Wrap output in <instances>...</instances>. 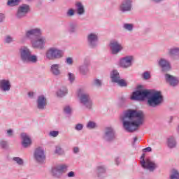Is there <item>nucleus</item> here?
<instances>
[{"label": "nucleus", "instance_id": "nucleus-1", "mask_svg": "<svg viewBox=\"0 0 179 179\" xmlns=\"http://www.w3.org/2000/svg\"><path fill=\"white\" fill-rule=\"evenodd\" d=\"M145 117V113L142 110L129 109L124 112L120 120L127 132H135L139 129L141 125H143Z\"/></svg>", "mask_w": 179, "mask_h": 179}, {"label": "nucleus", "instance_id": "nucleus-2", "mask_svg": "<svg viewBox=\"0 0 179 179\" xmlns=\"http://www.w3.org/2000/svg\"><path fill=\"white\" fill-rule=\"evenodd\" d=\"M131 100H143L147 99V104L149 107L156 108L163 104L164 99L162 92H151L148 90H137L132 93L130 97Z\"/></svg>", "mask_w": 179, "mask_h": 179}, {"label": "nucleus", "instance_id": "nucleus-3", "mask_svg": "<svg viewBox=\"0 0 179 179\" xmlns=\"http://www.w3.org/2000/svg\"><path fill=\"white\" fill-rule=\"evenodd\" d=\"M20 59L22 64H37L38 57L31 54V50L27 46H22L19 49Z\"/></svg>", "mask_w": 179, "mask_h": 179}, {"label": "nucleus", "instance_id": "nucleus-4", "mask_svg": "<svg viewBox=\"0 0 179 179\" xmlns=\"http://www.w3.org/2000/svg\"><path fill=\"white\" fill-rule=\"evenodd\" d=\"M78 97L80 99V103L83 104L85 108L92 110V107H93V101L90 98V94L86 91V88H84V92L82 90H79Z\"/></svg>", "mask_w": 179, "mask_h": 179}, {"label": "nucleus", "instance_id": "nucleus-5", "mask_svg": "<svg viewBox=\"0 0 179 179\" xmlns=\"http://www.w3.org/2000/svg\"><path fill=\"white\" fill-rule=\"evenodd\" d=\"M45 57L48 61H55L64 57V51L58 48L51 47L46 51Z\"/></svg>", "mask_w": 179, "mask_h": 179}, {"label": "nucleus", "instance_id": "nucleus-6", "mask_svg": "<svg viewBox=\"0 0 179 179\" xmlns=\"http://www.w3.org/2000/svg\"><path fill=\"white\" fill-rule=\"evenodd\" d=\"M141 164L143 169H146L150 171V173H153L156 169H157L158 165L155 162L150 161V159H146L145 161V154H143L141 157Z\"/></svg>", "mask_w": 179, "mask_h": 179}, {"label": "nucleus", "instance_id": "nucleus-7", "mask_svg": "<svg viewBox=\"0 0 179 179\" xmlns=\"http://www.w3.org/2000/svg\"><path fill=\"white\" fill-rule=\"evenodd\" d=\"M117 138V134L114 128L108 127L105 129L103 139L105 142H114Z\"/></svg>", "mask_w": 179, "mask_h": 179}, {"label": "nucleus", "instance_id": "nucleus-8", "mask_svg": "<svg viewBox=\"0 0 179 179\" xmlns=\"http://www.w3.org/2000/svg\"><path fill=\"white\" fill-rule=\"evenodd\" d=\"M25 37L31 41V43L34 40L41 37V29L40 28H34L25 31Z\"/></svg>", "mask_w": 179, "mask_h": 179}, {"label": "nucleus", "instance_id": "nucleus-9", "mask_svg": "<svg viewBox=\"0 0 179 179\" xmlns=\"http://www.w3.org/2000/svg\"><path fill=\"white\" fill-rule=\"evenodd\" d=\"M30 12V6L29 4L23 3L20 6L15 13L16 19H24L27 14Z\"/></svg>", "mask_w": 179, "mask_h": 179}, {"label": "nucleus", "instance_id": "nucleus-10", "mask_svg": "<svg viewBox=\"0 0 179 179\" xmlns=\"http://www.w3.org/2000/svg\"><path fill=\"white\" fill-rule=\"evenodd\" d=\"M87 43L90 48H96L99 45V35L93 32L88 34Z\"/></svg>", "mask_w": 179, "mask_h": 179}, {"label": "nucleus", "instance_id": "nucleus-11", "mask_svg": "<svg viewBox=\"0 0 179 179\" xmlns=\"http://www.w3.org/2000/svg\"><path fill=\"white\" fill-rule=\"evenodd\" d=\"M68 170V166L65 164L57 165L52 168L51 174L55 178H59L63 173Z\"/></svg>", "mask_w": 179, "mask_h": 179}, {"label": "nucleus", "instance_id": "nucleus-12", "mask_svg": "<svg viewBox=\"0 0 179 179\" xmlns=\"http://www.w3.org/2000/svg\"><path fill=\"white\" fill-rule=\"evenodd\" d=\"M34 159L36 163H44L45 160V152L41 147L35 149L34 152Z\"/></svg>", "mask_w": 179, "mask_h": 179}, {"label": "nucleus", "instance_id": "nucleus-13", "mask_svg": "<svg viewBox=\"0 0 179 179\" xmlns=\"http://www.w3.org/2000/svg\"><path fill=\"white\" fill-rule=\"evenodd\" d=\"M157 64L159 68H161V71L164 73H166V72H170L171 71V64L170 61L167 60L165 58H160L157 60Z\"/></svg>", "mask_w": 179, "mask_h": 179}, {"label": "nucleus", "instance_id": "nucleus-14", "mask_svg": "<svg viewBox=\"0 0 179 179\" xmlns=\"http://www.w3.org/2000/svg\"><path fill=\"white\" fill-rule=\"evenodd\" d=\"M110 52L113 55H117V54H120L122 50H124V47H122V44L120 43V41L117 40L111 41L110 43Z\"/></svg>", "mask_w": 179, "mask_h": 179}, {"label": "nucleus", "instance_id": "nucleus-15", "mask_svg": "<svg viewBox=\"0 0 179 179\" xmlns=\"http://www.w3.org/2000/svg\"><path fill=\"white\" fill-rule=\"evenodd\" d=\"M45 37L40 36L34 40L31 43L33 48H37L38 50H45Z\"/></svg>", "mask_w": 179, "mask_h": 179}, {"label": "nucleus", "instance_id": "nucleus-16", "mask_svg": "<svg viewBox=\"0 0 179 179\" xmlns=\"http://www.w3.org/2000/svg\"><path fill=\"white\" fill-rule=\"evenodd\" d=\"M119 10L122 13H127L132 10V0H123L119 6Z\"/></svg>", "mask_w": 179, "mask_h": 179}, {"label": "nucleus", "instance_id": "nucleus-17", "mask_svg": "<svg viewBox=\"0 0 179 179\" xmlns=\"http://www.w3.org/2000/svg\"><path fill=\"white\" fill-rule=\"evenodd\" d=\"M132 61H134V57L132 56H126L120 60V66L124 69H127L132 66Z\"/></svg>", "mask_w": 179, "mask_h": 179}, {"label": "nucleus", "instance_id": "nucleus-18", "mask_svg": "<svg viewBox=\"0 0 179 179\" xmlns=\"http://www.w3.org/2000/svg\"><path fill=\"white\" fill-rule=\"evenodd\" d=\"M164 78L166 83H169V85L172 87H176V86H178L179 85L178 78L174 76H171L169 73H166L164 75Z\"/></svg>", "mask_w": 179, "mask_h": 179}, {"label": "nucleus", "instance_id": "nucleus-19", "mask_svg": "<svg viewBox=\"0 0 179 179\" xmlns=\"http://www.w3.org/2000/svg\"><path fill=\"white\" fill-rule=\"evenodd\" d=\"M36 108L41 111L47 108V98L44 95H40L36 100Z\"/></svg>", "mask_w": 179, "mask_h": 179}, {"label": "nucleus", "instance_id": "nucleus-20", "mask_svg": "<svg viewBox=\"0 0 179 179\" xmlns=\"http://www.w3.org/2000/svg\"><path fill=\"white\" fill-rule=\"evenodd\" d=\"M50 72L53 76H61V75H62V71H61V64H52L50 66Z\"/></svg>", "mask_w": 179, "mask_h": 179}, {"label": "nucleus", "instance_id": "nucleus-21", "mask_svg": "<svg viewBox=\"0 0 179 179\" xmlns=\"http://www.w3.org/2000/svg\"><path fill=\"white\" fill-rule=\"evenodd\" d=\"M11 87L10 80L8 79L0 80V90L1 92H9Z\"/></svg>", "mask_w": 179, "mask_h": 179}, {"label": "nucleus", "instance_id": "nucleus-22", "mask_svg": "<svg viewBox=\"0 0 179 179\" xmlns=\"http://www.w3.org/2000/svg\"><path fill=\"white\" fill-rule=\"evenodd\" d=\"M21 138L22 139V145L24 148H29L31 146V138H30V136L27 133L21 134Z\"/></svg>", "mask_w": 179, "mask_h": 179}, {"label": "nucleus", "instance_id": "nucleus-23", "mask_svg": "<svg viewBox=\"0 0 179 179\" xmlns=\"http://www.w3.org/2000/svg\"><path fill=\"white\" fill-rule=\"evenodd\" d=\"M168 55L173 57V59L179 61V47L173 46L168 49Z\"/></svg>", "mask_w": 179, "mask_h": 179}, {"label": "nucleus", "instance_id": "nucleus-24", "mask_svg": "<svg viewBox=\"0 0 179 179\" xmlns=\"http://www.w3.org/2000/svg\"><path fill=\"white\" fill-rule=\"evenodd\" d=\"M95 173L99 178H103V176L107 173V166L105 165H98L95 168Z\"/></svg>", "mask_w": 179, "mask_h": 179}, {"label": "nucleus", "instance_id": "nucleus-25", "mask_svg": "<svg viewBox=\"0 0 179 179\" xmlns=\"http://www.w3.org/2000/svg\"><path fill=\"white\" fill-rule=\"evenodd\" d=\"M166 145L169 149H176L177 148V140L173 136H170L166 139Z\"/></svg>", "mask_w": 179, "mask_h": 179}, {"label": "nucleus", "instance_id": "nucleus-26", "mask_svg": "<svg viewBox=\"0 0 179 179\" xmlns=\"http://www.w3.org/2000/svg\"><path fill=\"white\" fill-rule=\"evenodd\" d=\"M110 79L113 83H116L121 79L120 73L117 70H113L110 72Z\"/></svg>", "mask_w": 179, "mask_h": 179}, {"label": "nucleus", "instance_id": "nucleus-27", "mask_svg": "<svg viewBox=\"0 0 179 179\" xmlns=\"http://www.w3.org/2000/svg\"><path fill=\"white\" fill-rule=\"evenodd\" d=\"M67 31L69 34H75L78 31V24L73 22H69Z\"/></svg>", "mask_w": 179, "mask_h": 179}, {"label": "nucleus", "instance_id": "nucleus-28", "mask_svg": "<svg viewBox=\"0 0 179 179\" xmlns=\"http://www.w3.org/2000/svg\"><path fill=\"white\" fill-rule=\"evenodd\" d=\"M76 6L77 8V13L78 15H85V6L82 3L78 2L76 3Z\"/></svg>", "mask_w": 179, "mask_h": 179}, {"label": "nucleus", "instance_id": "nucleus-29", "mask_svg": "<svg viewBox=\"0 0 179 179\" xmlns=\"http://www.w3.org/2000/svg\"><path fill=\"white\" fill-rule=\"evenodd\" d=\"M169 178L170 179H179V171L176 169H172L171 171Z\"/></svg>", "mask_w": 179, "mask_h": 179}, {"label": "nucleus", "instance_id": "nucleus-30", "mask_svg": "<svg viewBox=\"0 0 179 179\" xmlns=\"http://www.w3.org/2000/svg\"><path fill=\"white\" fill-rule=\"evenodd\" d=\"M79 72L80 75L85 76L87 72H89V68L86 64H83L79 66Z\"/></svg>", "mask_w": 179, "mask_h": 179}, {"label": "nucleus", "instance_id": "nucleus-31", "mask_svg": "<svg viewBox=\"0 0 179 179\" xmlns=\"http://www.w3.org/2000/svg\"><path fill=\"white\" fill-rule=\"evenodd\" d=\"M68 93V89L66 87H63L60 90H59L57 92L58 97H64Z\"/></svg>", "mask_w": 179, "mask_h": 179}, {"label": "nucleus", "instance_id": "nucleus-32", "mask_svg": "<svg viewBox=\"0 0 179 179\" xmlns=\"http://www.w3.org/2000/svg\"><path fill=\"white\" fill-rule=\"evenodd\" d=\"M0 148L4 150L9 149V142L6 140H0Z\"/></svg>", "mask_w": 179, "mask_h": 179}, {"label": "nucleus", "instance_id": "nucleus-33", "mask_svg": "<svg viewBox=\"0 0 179 179\" xmlns=\"http://www.w3.org/2000/svg\"><path fill=\"white\" fill-rule=\"evenodd\" d=\"M22 0H8L7 5L8 6H17Z\"/></svg>", "mask_w": 179, "mask_h": 179}, {"label": "nucleus", "instance_id": "nucleus-34", "mask_svg": "<svg viewBox=\"0 0 179 179\" xmlns=\"http://www.w3.org/2000/svg\"><path fill=\"white\" fill-rule=\"evenodd\" d=\"M13 161L15 162L18 166H24V161H23V159L19 157H15L13 158Z\"/></svg>", "mask_w": 179, "mask_h": 179}, {"label": "nucleus", "instance_id": "nucleus-35", "mask_svg": "<svg viewBox=\"0 0 179 179\" xmlns=\"http://www.w3.org/2000/svg\"><path fill=\"white\" fill-rule=\"evenodd\" d=\"M92 85L96 86V87H101V86H103V81L96 78L92 81Z\"/></svg>", "mask_w": 179, "mask_h": 179}, {"label": "nucleus", "instance_id": "nucleus-36", "mask_svg": "<svg viewBox=\"0 0 179 179\" xmlns=\"http://www.w3.org/2000/svg\"><path fill=\"white\" fill-rule=\"evenodd\" d=\"M86 127L88 129H95V128H97V123L93 121H89Z\"/></svg>", "mask_w": 179, "mask_h": 179}, {"label": "nucleus", "instance_id": "nucleus-37", "mask_svg": "<svg viewBox=\"0 0 179 179\" xmlns=\"http://www.w3.org/2000/svg\"><path fill=\"white\" fill-rule=\"evenodd\" d=\"M123 29L127 31H133L134 30V24L125 23L123 24Z\"/></svg>", "mask_w": 179, "mask_h": 179}, {"label": "nucleus", "instance_id": "nucleus-38", "mask_svg": "<svg viewBox=\"0 0 179 179\" xmlns=\"http://www.w3.org/2000/svg\"><path fill=\"white\" fill-rule=\"evenodd\" d=\"M116 83L118 85V86H120V87H127V86H128V83H127L125 80L121 78L117 80Z\"/></svg>", "mask_w": 179, "mask_h": 179}, {"label": "nucleus", "instance_id": "nucleus-39", "mask_svg": "<svg viewBox=\"0 0 179 179\" xmlns=\"http://www.w3.org/2000/svg\"><path fill=\"white\" fill-rule=\"evenodd\" d=\"M55 153H56V155H59L60 156H62V155H65V152L64 151V150H62V148H61V146L59 145L56 146Z\"/></svg>", "mask_w": 179, "mask_h": 179}, {"label": "nucleus", "instance_id": "nucleus-40", "mask_svg": "<svg viewBox=\"0 0 179 179\" xmlns=\"http://www.w3.org/2000/svg\"><path fill=\"white\" fill-rule=\"evenodd\" d=\"M13 41H15V38H13V37L10 35L6 36L4 39V43L6 44H10V43H13Z\"/></svg>", "mask_w": 179, "mask_h": 179}, {"label": "nucleus", "instance_id": "nucleus-41", "mask_svg": "<svg viewBox=\"0 0 179 179\" xmlns=\"http://www.w3.org/2000/svg\"><path fill=\"white\" fill-rule=\"evenodd\" d=\"M142 78H143V79H144L145 80H149V79L150 78V72H149V71H145V72L142 74Z\"/></svg>", "mask_w": 179, "mask_h": 179}, {"label": "nucleus", "instance_id": "nucleus-42", "mask_svg": "<svg viewBox=\"0 0 179 179\" xmlns=\"http://www.w3.org/2000/svg\"><path fill=\"white\" fill-rule=\"evenodd\" d=\"M6 134L8 138H12L13 137V135H15V132L13 131V129H9L6 131Z\"/></svg>", "mask_w": 179, "mask_h": 179}, {"label": "nucleus", "instance_id": "nucleus-43", "mask_svg": "<svg viewBox=\"0 0 179 179\" xmlns=\"http://www.w3.org/2000/svg\"><path fill=\"white\" fill-rule=\"evenodd\" d=\"M58 135H59V131H58L53 130L49 132V136H51L52 138H57Z\"/></svg>", "mask_w": 179, "mask_h": 179}, {"label": "nucleus", "instance_id": "nucleus-44", "mask_svg": "<svg viewBox=\"0 0 179 179\" xmlns=\"http://www.w3.org/2000/svg\"><path fill=\"white\" fill-rule=\"evenodd\" d=\"M68 79L70 82V83H73L75 82V74L72 73H68Z\"/></svg>", "mask_w": 179, "mask_h": 179}, {"label": "nucleus", "instance_id": "nucleus-45", "mask_svg": "<svg viewBox=\"0 0 179 179\" xmlns=\"http://www.w3.org/2000/svg\"><path fill=\"white\" fill-rule=\"evenodd\" d=\"M74 129L76 131H78V132H80V131H82L83 129V124L78 123V124H76Z\"/></svg>", "mask_w": 179, "mask_h": 179}, {"label": "nucleus", "instance_id": "nucleus-46", "mask_svg": "<svg viewBox=\"0 0 179 179\" xmlns=\"http://www.w3.org/2000/svg\"><path fill=\"white\" fill-rule=\"evenodd\" d=\"M64 111L65 114H67V115L71 114L72 108H71V106H66L64 107Z\"/></svg>", "mask_w": 179, "mask_h": 179}, {"label": "nucleus", "instance_id": "nucleus-47", "mask_svg": "<svg viewBox=\"0 0 179 179\" xmlns=\"http://www.w3.org/2000/svg\"><path fill=\"white\" fill-rule=\"evenodd\" d=\"M66 16L69 17H72V16H75V10L72 8L68 10L66 13Z\"/></svg>", "mask_w": 179, "mask_h": 179}, {"label": "nucleus", "instance_id": "nucleus-48", "mask_svg": "<svg viewBox=\"0 0 179 179\" xmlns=\"http://www.w3.org/2000/svg\"><path fill=\"white\" fill-rule=\"evenodd\" d=\"M66 64H67V65H73V59H72V57H67L66 59Z\"/></svg>", "mask_w": 179, "mask_h": 179}, {"label": "nucleus", "instance_id": "nucleus-49", "mask_svg": "<svg viewBox=\"0 0 179 179\" xmlns=\"http://www.w3.org/2000/svg\"><path fill=\"white\" fill-rule=\"evenodd\" d=\"M127 102V98L125 96H121L120 98V103L121 104H124V103H126Z\"/></svg>", "mask_w": 179, "mask_h": 179}, {"label": "nucleus", "instance_id": "nucleus-50", "mask_svg": "<svg viewBox=\"0 0 179 179\" xmlns=\"http://www.w3.org/2000/svg\"><path fill=\"white\" fill-rule=\"evenodd\" d=\"M168 124H172L173 121H174V116H169L168 117Z\"/></svg>", "mask_w": 179, "mask_h": 179}, {"label": "nucleus", "instance_id": "nucleus-51", "mask_svg": "<svg viewBox=\"0 0 179 179\" xmlns=\"http://www.w3.org/2000/svg\"><path fill=\"white\" fill-rule=\"evenodd\" d=\"M80 152V150L78 148V147H74L73 148V152L75 154V155H78V153H79Z\"/></svg>", "mask_w": 179, "mask_h": 179}, {"label": "nucleus", "instance_id": "nucleus-52", "mask_svg": "<svg viewBox=\"0 0 179 179\" xmlns=\"http://www.w3.org/2000/svg\"><path fill=\"white\" fill-rule=\"evenodd\" d=\"M68 177H75V172L73 171H70L67 174Z\"/></svg>", "mask_w": 179, "mask_h": 179}, {"label": "nucleus", "instance_id": "nucleus-53", "mask_svg": "<svg viewBox=\"0 0 179 179\" xmlns=\"http://www.w3.org/2000/svg\"><path fill=\"white\" fill-rule=\"evenodd\" d=\"M5 20V15L3 14H0V23H2Z\"/></svg>", "mask_w": 179, "mask_h": 179}, {"label": "nucleus", "instance_id": "nucleus-54", "mask_svg": "<svg viewBox=\"0 0 179 179\" xmlns=\"http://www.w3.org/2000/svg\"><path fill=\"white\" fill-rule=\"evenodd\" d=\"M143 152H152V148L148 147L143 150Z\"/></svg>", "mask_w": 179, "mask_h": 179}, {"label": "nucleus", "instance_id": "nucleus-55", "mask_svg": "<svg viewBox=\"0 0 179 179\" xmlns=\"http://www.w3.org/2000/svg\"><path fill=\"white\" fill-rule=\"evenodd\" d=\"M152 2H155V3H160V2H163V0H151Z\"/></svg>", "mask_w": 179, "mask_h": 179}, {"label": "nucleus", "instance_id": "nucleus-56", "mask_svg": "<svg viewBox=\"0 0 179 179\" xmlns=\"http://www.w3.org/2000/svg\"><path fill=\"white\" fill-rule=\"evenodd\" d=\"M28 96L29 97H33L34 96V92H29Z\"/></svg>", "mask_w": 179, "mask_h": 179}, {"label": "nucleus", "instance_id": "nucleus-57", "mask_svg": "<svg viewBox=\"0 0 179 179\" xmlns=\"http://www.w3.org/2000/svg\"><path fill=\"white\" fill-rule=\"evenodd\" d=\"M115 163H116L117 166H118L120 164V159L119 158L115 159Z\"/></svg>", "mask_w": 179, "mask_h": 179}, {"label": "nucleus", "instance_id": "nucleus-58", "mask_svg": "<svg viewBox=\"0 0 179 179\" xmlns=\"http://www.w3.org/2000/svg\"><path fill=\"white\" fill-rule=\"evenodd\" d=\"M136 141H138V138L137 137H134V143H135V142H136Z\"/></svg>", "mask_w": 179, "mask_h": 179}, {"label": "nucleus", "instance_id": "nucleus-59", "mask_svg": "<svg viewBox=\"0 0 179 179\" xmlns=\"http://www.w3.org/2000/svg\"><path fill=\"white\" fill-rule=\"evenodd\" d=\"M27 2H32L33 0H26Z\"/></svg>", "mask_w": 179, "mask_h": 179}, {"label": "nucleus", "instance_id": "nucleus-60", "mask_svg": "<svg viewBox=\"0 0 179 179\" xmlns=\"http://www.w3.org/2000/svg\"><path fill=\"white\" fill-rule=\"evenodd\" d=\"M51 2H55V0H50Z\"/></svg>", "mask_w": 179, "mask_h": 179}]
</instances>
